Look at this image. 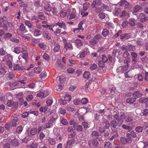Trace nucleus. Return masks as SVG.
<instances>
[{"mask_svg": "<svg viewBox=\"0 0 148 148\" xmlns=\"http://www.w3.org/2000/svg\"><path fill=\"white\" fill-rule=\"evenodd\" d=\"M18 116L16 114L13 115L11 118L10 122L11 126L16 127L17 125V122L18 119Z\"/></svg>", "mask_w": 148, "mask_h": 148, "instance_id": "1", "label": "nucleus"}, {"mask_svg": "<svg viewBox=\"0 0 148 148\" xmlns=\"http://www.w3.org/2000/svg\"><path fill=\"white\" fill-rule=\"evenodd\" d=\"M129 66V64H127L123 66H119L116 69V72L119 73H123L127 70Z\"/></svg>", "mask_w": 148, "mask_h": 148, "instance_id": "2", "label": "nucleus"}, {"mask_svg": "<svg viewBox=\"0 0 148 148\" xmlns=\"http://www.w3.org/2000/svg\"><path fill=\"white\" fill-rule=\"evenodd\" d=\"M99 142L96 139H91L88 141V145L91 147H97L98 146Z\"/></svg>", "mask_w": 148, "mask_h": 148, "instance_id": "3", "label": "nucleus"}, {"mask_svg": "<svg viewBox=\"0 0 148 148\" xmlns=\"http://www.w3.org/2000/svg\"><path fill=\"white\" fill-rule=\"evenodd\" d=\"M132 58V62L134 64H136L138 62V60L137 59L138 54L135 52H132L131 53Z\"/></svg>", "mask_w": 148, "mask_h": 148, "instance_id": "4", "label": "nucleus"}, {"mask_svg": "<svg viewBox=\"0 0 148 148\" xmlns=\"http://www.w3.org/2000/svg\"><path fill=\"white\" fill-rule=\"evenodd\" d=\"M49 93L47 91H44V92H40L37 95V96L41 99L45 98L49 94Z\"/></svg>", "mask_w": 148, "mask_h": 148, "instance_id": "5", "label": "nucleus"}, {"mask_svg": "<svg viewBox=\"0 0 148 148\" xmlns=\"http://www.w3.org/2000/svg\"><path fill=\"white\" fill-rule=\"evenodd\" d=\"M55 25L58 26L61 29H63L64 30H66L67 29V27L65 23L63 21H59L57 23H56Z\"/></svg>", "mask_w": 148, "mask_h": 148, "instance_id": "6", "label": "nucleus"}, {"mask_svg": "<svg viewBox=\"0 0 148 148\" xmlns=\"http://www.w3.org/2000/svg\"><path fill=\"white\" fill-rule=\"evenodd\" d=\"M37 128L34 127L30 129H28L27 130V132L28 136H31L35 135L37 132Z\"/></svg>", "mask_w": 148, "mask_h": 148, "instance_id": "7", "label": "nucleus"}, {"mask_svg": "<svg viewBox=\"0 0 148 148\" xmlns=\"http://www.w3.org/2000/svg\"><path fill=\"white\" fill-rule=\"evenodd\" d=\"M7 105L10 107H12V108L16 109L17 108L18 103L17 102H13L11 100H8L7 103Z\"/></svg>", "mask_w": 148, "mask_h": 148, "instance_id": "8", "label": "nucleus"}, {"mask_svg": "<svg viewBox=\"0 0 148 148\" xmlns=\"http://www.w3.org/2000/svg\"><path fill=\"white\" fill-rule=\"evenodd\" d=\"M6 142L11 143V145L14 146H16L19 144L17 140L15 139L12 140L10 138H8L6 139Z\"/></svg>", "mask_w": 148, "mask_h": 148, "instance_id": "9", "label": "nucleus"}, {"mask_svg": "<svg viewBox=\"0 0 148 148\" xmlns=\"http://www.w3.org/2000/svg\"><path fill=\"white\" fill-rule=\"evenodd\" d=\"M119 5L122 8L126 9L128 8L129 3L125 0H121L119 3Z\"/></svg>", "mask_w": 148, "mask_h": 148, "instance_id": "10", "label": "nucleus"}, {"mask_svg": "<svg viewBox=\"0 0 148 148\" xmlns=\"http://www.w3.org/2000/svg\"><path fill=\"white\" fill-rule=\"evenodd\" d=\"M74 138H70L68 139L65 148H71L72 145L74 143Z\"/></svg>", "mask_w": 148, "mask_h": 148, "instance_id": "11", "label": "nucleus"}, {"mask_svg": "<svg viewBox=\"0 0 148 148\" xmlns=\"http://www.w3.org/2000/svg\"><path fill=\"white\" fill-rule=\"evenodd\" d=\"M29 31L31 32H32L33 35L35 36H38L42 34L41 31L36 29L34 30L33 31H32L31 29H30Z\"/></svg>", "mask_w": 148, "mask_h": 148, "instance_id": "12", "label": "nucleus"}, {"mask_svg": "<svg viewBox=\"0 0 148 148\" xmlns=\"http://www.w3.org/2000/svg\"><path fill=\"white\" fill-rule=\"evenodd\" d=\"M45 5L44 9L45 11L47 12H50L52 9V7L49 4L48 2L45 1Z\"/></svg>", "mask_w": 148, "mask_h": 148, "instance_id": "13", "label": "nucleus"}, {"mask_svg": "<svg viewBox=\"0 0 148 148\" xmlns=\"http://www.w3.org/2000/svg\"><path fill=\"white\" fill-rule=\"evenodd\" d=\"M28 56L27 54H25L22 55H20L18 57V59L21 62L23 61L25 62H26V58Z\"/></svg>", "mask_w": 148, "mask_h": 148, "instance_id": "14", "label": "nucleus"}, {"mask_svg": "<svg viewBox=\"0 0 148 148\" xmlns=\"http://www.w3.org/2000/svg\"><path fill=\"white\" fill-rule=\"evenodd\" d=\"M89 53V51L87 48L86 47L84 51L80 54L79 57L81 58H84Z\"/></svg>", "mask_w": 148, "mask_h": 148, "instance_id": "15", "label": "nucleus"}, {"mask_svg": "<svg viewBox=\"0 0 148 148\" xmlns=\"http://www.w3.org/2000/svg\"><path fill=\"white\" fill-rule=\"evenodd\" d=\"M25 50L23 48L20 47H16L14 48V52L17 54L23 52Z\"/></svg>", "mask_w": 148, "mask_h": 148, "instance_id": "16", "label": "nucleus"}, {"mask_svg": "<svg viewBox=\"0 0 148 148\" xmlns=\"http://www.w3.org/2000/svg\"><path fill=\"white\" fill-rule=\"evenodd\" d=\"M113 117L114 119H115L117 121L119 124L120 125H121L123 123V120L119 118V116L117 114H114L113 116Z\"/></svg>", "mask_w": 148, "mask_h": 148, "instance_id": "17", "label": "nucleus"}, {"mask_svg": "<svg viewBox=\"0 0 148 148\" xmlns=\"http://www.w3.org/2000/svg\"><path fill=\"white\" fill-rule=\"evenodd\" d=\"M75 43L76 46V47L79 48L81 46L83 45V42L82 41L79 39H77L75 40Z\"/></svg>", "mask_w": 148, "mask_h": 148, "instance_id": "18", "label": "nucleus"}, {"mask_svg": "<svg viewBox=\"0 0 148 148\" xmlns=\"http://www.w3.org/2000/svg\"><path fill=\"white\" fill-rule=\"evenodd\" d=\"M42 35L45 38L48 40H50L51 39V34L48 31H44L43 32Z\"/></svg>", "mask_w": 148, "mask_h": 148, "instance_id": "19", "label": "nucleus"}, {"mask_svg": "<svg viewBox=\"0 0 148 148\" xmlns=\"http://www.w3.org/2000/svg\"><path fill=\"white\" fill-rule=\"evenodd\" d=\"M64 48L66 50H71L73 49L72 44L70 43H68L66 42H65Z\"/></svg>", "mask_w": 148, "mask_h": 148, "instance_id": "20", "label": "nucleus"}, {"mask_svg": "<svg viewBox=\"0 0 148 148\" xmlns=\"http://www.w3.org/2000/svg\"><path fill=\"white\" fill-rule=\"evenodd\" d=\"M53 122L51 121V120H49L47 123L45 125L44 127L45 129L52 127H53Z\"/></svg>", "mask_w": 148, "mask_h": 148, "instance_id": "21", "label": "nucleus"}, {"mask_svg": "<svg viewBox=\"0 0 148 148\" xmlns=\"http://www.w3.org/2000/svg\"><path fill=\"white\" fill-rule=\"evenodd\" d=\"M65 77L64 75H61L60 76H58L56 78V81L57 82H58L63 83L64 82V81L65 80Z\"/></svg>", "mask_w": 148, "mask_h": 148, "instance_id": "22", "label": "nucleus"}, {"mask_svg": "<svg viewBox=\"0 0 148 148\" xmlns=\"http://www.w3.org/2000/svg\"><path fill=\"white\" fill-rule=\"evenodd\" d=\"M31 36V35L30 34H29L27 35L23 34H22L21 35V37H22L23 39L24 40L27 41L30 40Z\"/></svg>", "mask_w": 148, "mask_h": 148, "instance_id": "23", "label": "nucleus"}, {"mask_svg": "<svg viewBox=\"0 0 148 148\" xmlns=\"http://www.w3.org/2000/svg\"><path fill=\"white\" fill-rule=\"evenodd\" d=\"M132 95L134 97L137 98L141 97L142 94L138 91H136L133 93Z\"/></svg>", "mask_w": 148, "mask_h": 148, "instance_id": "24", "label": "nucleus"}, {"mask_svg": "<svg viewBox=\"0 0 148 148\" xmlns=\"http://www.w3.org/2000/svg\"><path fill=\"white\" fill-rule=\"evenodd\" d=\"M101 0H94L92 3V5L94 7L95 6H98L101 5Z\"/></svg>", "mask_w": 148, "mask_h": 148, "instance_id": "25", "label": "nucleus"}, {"mask_svg": "<svg viewBox=\"0 0 148 148\" xmlns=\"http://www.w3.org/2000/svg\"><path fill=\"white\" fill-rule=\"evenodd\" d=\"M125 77L131 78L133 77L134 74L131 71L129 70L127 72L125 73Z\"/></svg>", "mask_w": 148, "mask_h": 148, "instance_id": "26", "label": "nucleus"}, {"mask_svg": "<svg viewBox=\"0 0 148 148\" xmlns=\"http://www.w3.org/2000/svg\"><path fill=\"white\" fill-rule=\"evenodd\" d=\"M91 136L92 138L95 139H97L99 136V132L96 131H93L91 133Z\"/></svg>", "mask_w": 148, "mask_h": 148, "instance_id": "27", "label": "nucleus"}, {"mask_svg": "<svg viewBox=\"0 0 148 148\" xmlns=\"http://www.w3.org/2000/svg\"><path fill=\"white\" fill-rule=\"evenodd\" d=\"M54 47L53 49V51L55 53L57 52L60 51V47L59 44H54Z\"/></svg>", "mask_w": 148, "mask_h": 148, "instance_id": "28", "label": "nucleus"}, {"mask_svg": "<svg viewBox=\"0 0 148 148\" xmlns=\"http://www.w3.org/2000/svg\"><path fill=\"white\" fill-rule=\"evenodd\" d=\"M133 119L132 116L128 114L125 116V121L126 122L128 123L132 121Z\"/></svg>", "mask_w": 148, "mask_h": 148, "instance_id": "29", "label": "nucleus"}, {"mask_svg": "<svg viewBox=\"0 0 148 148\" xmlns=\"http://www.w3.org/2000/svg\"><path fill=\"white\" fill-rule=\"evenodd\" d=\"M121 17H124L125 18H128L130 16L129 13L126 12L125 10H123L122 11L121 14Z\"/></svg>", "mask_w": 148, "mask_h": 148, "instance_id": "30", "label": "nucleus"}, {"mask_svg": "<svg viewBox=\"0 0 148 148\" xmlns=\"http://www.w3.org/2000/svg\"><path fill=\"white\" fill-rule=\"evenodd\" d=\"M128 50L130 51H134L136 50L135 46L132 45H127Z\"/></svg>", "mask_w": 148, "mask_h": 148, "instance_id": "31", "label": "nucleus"}, {"mask_svg": "<svg viewBox=\"0 0 148 148\" xmlns=\"http://www.w3.org/2000/svg\"><path fill=\"white\" fill-rule=\"evenodd\" d=\"M103 123V124H105V127L106 128H108L110 127V124L108 121L106 119H102Z\"/></svg>", "mask_w": 148, "mask_h": 148, "instance_id": "32", "label": "nucleus"}, {"mask_svg": "<svg viewBox=\"0 0 148 148\" xmlns=\"http://www.w3.org/2000/svg\"><path fill=\"white\" fill-rule=\"evenodd\" d=\"M12 26V24L11 23H10L7 22H6L5 23H4L3 27H4V28L5 29L7 30L8 29V28L9 27H10Z\"/></svg>", "mask_w": 148, "mask_h": 148, "instance_id": "33", "label": "nucleus"}, {"mask_svg": "<svg viewBox=\"0 0 148 148\" xmlns=\"http://www.w3.org/2000/svg\"><path fill=\"white\" fill-rule=\"evenodd\" d=\"M48 141L49 143L52 146H54L56 144V141L54 138H49Z\"/></svg>", "mask_w": 148, "mask_h": 148, "instance_id": "34", "label": "nucleus"}, {"mask_svg": "<svg viewBox=\"0 0 148 148\" xmlns=\"http://www.w3.org/2000/svg\"><path fill=\"white\" fill-rule=\"evenodd\" d=\"M136 100V98L135 97L130 98L126 100V102L128 103H133Z\"/></svg>", "mask_w": 148, "mask_h": 148, "instance_id": "35", "label": "nucleus"}, {"mask_svg": "<svg viewBox=\"0 0 148 148\" xmlns=\"http://www.w3.org/2000/svg\"><path fill=\"white\" fill-rule=\"evenodd\" d=\"M128 136H130L133 138H136L137 137V134L134 131L132 130L130 133L127 134Z\"/></svg>", "mask_w": 148, "mask_h": 148, "instance_id": "36", "label": "nucleus"}, {"mask_svg": "<svg viewBox=\"0 0 148 148\" xmlns=\"http://www.w3.org/2000/svg\"><path fill=\"white\" fill-rule=\"evenodd\" d=\"M90 5V3L88 2L85 3L83 4V10H82L86 11Z\"/></svg>", "mask_w": 148, "mask_h": 148, "instance_id": "37", "label": "nucleus"}, {"mask_svg": "<svg viewBox=\"0 0 148 148\" xmlns=\"http://www.w3.org/2000/svg\"><path fill=\"white\" fill-rule=\"evenodd\" d=\"M93 38V39H95L96 41L98 42L99 40H101L102 37L100 35L97 34L95 35Z\"/></svg>", "mask_w": 148, "mask_h": 148, "instance_id": "38", "label": "nucleus"}, {"mask_svg": "<svg viewBox=\"0 0 148 148\" xmlns=\"http://www.w3.org/2000/svg\"><path fill=\"white\" fill-rule=\"evenodd\" d=\"M109 33V31L106 29H103L101 34L104 37H106L108 36Z\"/></svg>", "mask_w": 148, "mask_h": 148, "instance_id": "39", "label": "nucleus"}, {"mask_svg": "<svg viewBox=\"0 0 148 148\" xmlns=\"http://www.w3.org/2000/svg\"><path fill=\"white\" fill-rule=\"evenodd\" d=\"M125 141L126 143H130L132 142V138L130 136H128V135L127 134L126 138H125Z\"/></svg>", "mask_w": 148, "mask_h": 148, "instance_id": "40", "label": "nucleus"}, {"mask_svg": "<svg viewBox=\"0 0 148 148\" xmlns=\"http://www.w3.org/2000/svg\"><path fill=\"white\" fill-rule=\"evenodd\" d=\"M117 125V123L114 120H112L111 121L110 125L112 127L114 128H115Z\"/></svg>", "mask_w": 148, "mask_h": 148, "instance_id": "41", "label": "nucleus"}, {"mask_svg": "<svg viewBox=\"0 0 148 148\" xmlns=\"http://www.w3.org/2000/svg\"><path fill=\"white\" fill-rule=\"evenodd\" d=\"M148 101V98L145 97H142L139 99V102L142 103H146Z\"/></svg>", "mask_w": 148, "mask_h": 148, "instance_id": "42", "label": "nucleus"}, {"mask_svg": "<svg viewBox=\"0 0 148 148\" xmlns=\"http://www.w3.org/2000/svg\"><path fill=\"white\" fill-rule=\"evenodd\" d=\"M5 59L6 62L9 60H12V57L11 56L10 54H7L5 56Z\"/></svg>", "mask_w": 148, "mask_h": 148, "instance_id": "43", "label": "nucleus"}, {"mask_svg": "<svg viewBox=\"0 0 148 148\" xmlns=\"http://www.w3.org/2000/svg\"><path fill=\"white\" fill-rule=\"evenodd\" d=\"M38 46L41 48L45 50L47 48V46H46L44 43H41L38 44Z\"/></svg>", "mask_w": 148, "mask_h": 148, "instance_id": "44", "label": "nucleus"}, {"mask_svg": "<svg viewBox=\"0 0 148 148\" xmlns=\"http://www.w3.org/2000/svg\"><path fill=\"white\" fill-rule=\"evenodd\" d=\"M64 98L66 101H71V97L70 95L67 94L65 95Z\"/></svg>", "mask_w": 148, "mask_h": 148, "instance_id": "45", "label": "nucleus"}, {"mask_svg": "<svg viewBox=\"0 0 148 148\" xmlns=\"http://www.w3.org/2000/svg\"><path fill=\"white\" fill-rule=\"evenodd\" d=\"M106 16H107V15L103 13H100L98 14L99 18L101 19H104Z\"/></svg>", "mask_w": 148, "mask_h": 148, "instance_id": "46", "label": "nucleus"}, {"mask_svg": "<svg viewBox=\"0 0 148 148\" xmlns=\"http://www.w3.org/2000/svg\"><path fill=\"white\" fill-rule=\"evenodd\" d=\"M55 89L58 91H60L63 88V86L62 85H58L56 86Z\"/></svg>", "mask_w": 148, "mask_h": 148, "instance_id": "47", "label": "nucleus"}, {"mask_svg": "<svg viewBox=\"0 0 148 148\" xmlns=\"http://www.w3.org/2000/svg\"><path fill=\"white\" fill-rule=\"evenodd\" d=\"M84 21H82L79 22L78 25V28L80 30L83 31L84 28H83L82 25L84 24Z\"/></svg>", "mask_w": 148, "mask_h": 148, "instance_id": "48", "label": "nucleus"}, {"mask_svg": "<svg viewBox=\"0 0 148 148\" xmlns=\"http://www.w3.org/2000/svg\"><path fill=\"white\" fill-rule=\"evenodd\" d=\"M67 73L69 74H73L75 72V69L71 68H69L67 69Z\"/></svg>", "mask_w": 148, "mask_h": 148, "instance_id": "49", "label": "nucleus"}, {"mask_svg": "<svg viewBox=\"0 0 148 148\" xmlns=\"http://www.w3.org/2000/svg\"><path fill=\"white\" fill-rule=\"evenodd\" d=\"M23 95L22 93H19L17 95V98L19 99V101H21L22 102L23 101V99L22 97Z\"/></svg>", "mask_w": 148, "mask_h": 148, "instance_id": "50", "label": "nucleus"}, {"mask_svg": "<svg viewBox=\"0 0 148 148\" xmlns=\"http://www.w3.org/2000/svg\"><path fill=\"white\" fill-rule=\"evenodd\" d=\"M34 4L35 6L38 8L40 6V3L39 0H34Z\"/></svg>", "mask_w": 148, "mask_h": 148, "instance_id": "51", "label": "nucleus"}, {"mask_svg": "<svg viewBox=\"0 0 148 148\" xmlns=\"http://www.w3.org/2000/svg\"><path fill=\"white\" fill-rule=\"evenodd\" d=\"M90 44L92 46H95L97 43V42L94 39L90 40L89 41Z\"/></svg>", "mask_w": 148, "mask_h": 148, "instance_id": "52", "label": "nucleus"}, {"mask_svg": "<svg viewBox=\"0 0 148 148\" xmlns=\"http://www.w3.org/2000/svg\"><path fill=\"white\" fill-rule=\"evenodd\" d=\"M90 75V73L88 71H85L83 74L84 77L86 79H88Z\"/></svg>", "mask_w": 148, "mask_h": 148, "instance_id": "53", "label": "nucleus"}, {"mask_svg": "<svg viewBox=\"0 0 148 148\" xmlns=\"http://www.w3.org/2000/svg\"><path fill=\"white\" fill-rule=\"evenodd\" d=\"M135 130L138 132H140L142 131L143 128L140 126H138L135 127Z\"/></svg>", "mask_w": 148, "mask_h": 148, "instance_id": "54", "label": "nucleus"}, {"mask_svg": "<svg viewBox=\"0 0 148 148\" xmlns=\"http://www.w3.org/2000/svg\"><path fill=\"white\" fill-rule=\"evenodd\" d=\"M24 23L30 29V28L32 27V25L30 22L28 21H25L24 22Z\"/></svg>", "mask_w": 148, "mask_h": 148, "instance_id": "55", "label": "nucleus"}, {"mask_svg": "<svg viewBox=\"0 0 148 148\" xmlns=\"http://www.w3.org/2000/svg\"><path fill=\"white\" fill-rule=\"evenodd\" d=\"M14 70L19 69H21V66L18 64H15L14 65Z\"/></svg>", "mask_w": 148, "mask_h": 148, "instance_id": "56", "label": "nucleus"}, {"mask_svg": "<svg viewBox=\"0 0 148 148\" xmlns=\"http://www.w3.org/2000/svg\"><path fill=\"white\" fill-rule=\"evenodd\" d=\"M75 129L77 131H82L83 130V127L80 125H78L76 126Z\"/></svg>", "mask_w": 148, "mask_h": 148, "instance_id": "57", "label": "nucleus"}, {"mask_svg": "<svg viewBox=\"0 0 148 148\" xmlns=\"http://www.w3.org/2000/svg\"><path fill=\"white\" fill-rule=\"evenodd\" d=\"M25 27L23 23H21L19 27V30L21 32H23L25 30Z\"/></svg>", "mask_w": 148, "mask_h": 148, "instance_id": "58", "label": "nucleus"}, {"mask_svg": "<svg viewBox=\"0 0 148 148\" xmlns=\"http://www.w3.org/2000/svg\"><path fill=\"white\" fill-rule=\"evenodd\" d=\"M47 26H42V25L41 24H39L36 25V27L37 28H38L39 29L41 30L42 29V27H43L47 29Z\"/></svg>", "mask_w": 148, "mask_h": 148, "instance_id": "59", "label": "nucleus"}, {"mask_svg": "<svg viewBox=\"0 0 148 148\" xmlns=\"http://www.w3.org/2000/svg\"><path fill=\"white\" fill-rule=\"evenodd\" d=\"M61 29L58 28H57L56 29L55 31H54V34L56 35H58L61 32Z\"/></svg>", "mask_w": 148, "mask_h": 148, "instance_id": "60", "label": "nucleus"}, {"mask_svg": "<svg viewBox=\"0 0 148 148\" xmlns=\"http://www.w3.org/2000/svg\"><path fill=\"white\" fill-rule=\"evenodd\" d=\"M61 123L64 125H67L68 124V122L66 119L64 118L62 119L61 121Z\"/></svg>", "mask_w": 148, "mask_h": 148, "instance_id": "61", "label": "nucleus"}, {"mask_svg": "<svg viewBox=\"0 0 148 148\" xmlns=\"http://www.w3.org/2000/svg\"><path fill=\"white\" fill-rule=\"evenodd\" d=\"M66 14V12L65 10H62L61 11L60 13V16L62 18L65 17Z\"/></svg>", "mask_w": 148, "mask_h": 148, "instance_id": "62", "label": "nucleus"}, {"mask_svg": "<svg viewBox=\"0 0 148 148\" xmlns=\"http://www.w3.org/2000/svg\"><path fill=\"white\" fill-rule=\"evenodd\" d=\"M88 102V99L85 98H83L81 101L80 102L83 104H86Z\"/></svg>", "mask_w": 148, "mask_h": 148, "instance_id": "63", "label": "nucleus"}, {"mask_svg": "<svg viewBox=\"0 0 148 148\" xmlns=\"http://www.w3.org/2000/svg\"><path fill=\"white\" fill-rule=\"evenodd\" d=\"M115 90L116 88L115 87H110L109 89V90L112 95L114 94Z\"/></svg>", "mask_w": 148, "mask_h": 148, "instance_id": "64", "label": "nucleus"}]
</instances>
